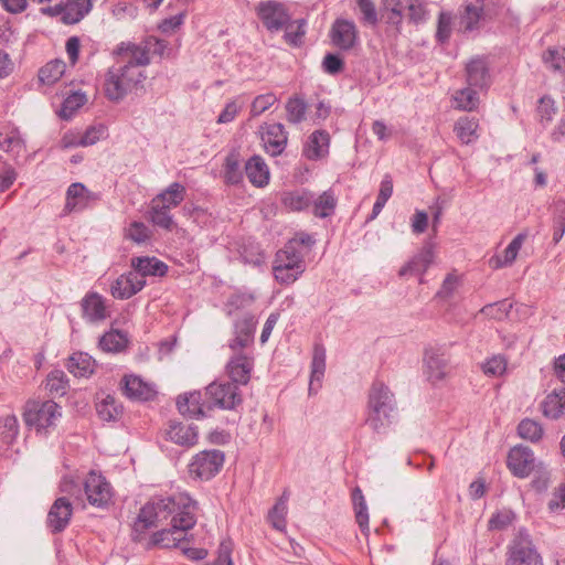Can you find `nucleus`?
<instances>
[{"label":"nucleus","instance_id":"obj_62","mask_svg":"<svg viewBox=\"0 0 565 565\" xmlns=\"http://www.w3.org/2000/svg\"><path fill=\"white\" fill-rule=\"evenodd\" d=\"M287 510L288 508H284L282 502H276L268 513L269 522L278 531H284L286 529Z\"/></svg>","mask_w":565,"mask_h":565},{"label":"nucleus","instance_id":"obj_51","mask_svg":"<svg viewBox=\"0 0 565 565\" xmlns=\"http://www.w3.org/2000/svg\"><path fill=\"white\" fill-rule=\"evenodd\" d=\"M45 388L53 395H64L67 390L66 374L61 370L50 372L46 377Z\"/></svg>","mask_w":565,"mask_h":565},{"label":"nucleus","instance_id":"obj_26","mask_svg":"<svg viewBox=\"0 0 565 565\" xmlns=\"http://www.w3.org/2000/svg\"><path fill=\"white\" fill-rule=\"evenodd\" d=\"M326 372V348L321 343L313 347L311 373L309 380V395L317 394L322 386V380Z\"/></svg>","mask_w":565,"mask_h":565},{"label":"nucleus","instance_id":"obj_38","mask_svg":"<svg viewBox=\"0 0 565 565\" xmlns=\"http://www.w3.org/2000/svg\"><path fill=\"white\" fill-rule=\"evenodd\" d=\"M186 190L179 182L171 183L164 191L153 198L167 209L177 207L185 198Z\"/></svg>","mask_w":565,"mask_h":565},{"label":"nucleus","instance_id":"obj_19","mask_svg":"<svg viewBox=\"0 0 565 565\" xmlns=\"http://www.w3.org/2000/svg\"><path fill=\"white\" fill-rule=\"evenodd\" d=\"M331 41L341 50L352 49L358 40V30L353 21L337 19L330 31Z\"/></svg>","mask_w":565,"mask_h":565},{"label":"nucleus","instance_id":"obj_48","mask_svg":"<svg viewBox=\"0 0 565 565\" xmlns=\"http://www.w3.org/2000/svg\"><path fill=\"white\" fill-rule=\"evenodd\" d=\"M308 105L303 98L295 95L286 103L287 120L290 124H300L306 118Z\"/></svg>","mask_w":565,"mask_h":565},{"label":"nucleus","instance_id":"obj_54","mask_svg":"<svg viewBox=\"0 0 565 565\" xmlns=\"http://www.w3.org/2000/svg\"><path fill=\"white\" fill-rule=\"evenodd\" d=\"M96 409L98 416L106 422L115 420L120 414L116 399L110 395L97 403Z\"/></svg>","mask_w":565,"mask_h":565},{"label":"nucleus","instance_id":"obj_12","mask_svg":"<svg viewBox=\"0 0 565 565\" xmlns=\"http://www.w3.org/2000/svg\"><path fill=\"white\" fill-rule=\"evenodd\" d=\"M507 463L515 477L525 478L533 471L535 458L529 447L515 446L509 451Z\"/></svg>","mask_w":565,"mask_h":565},{"label":"nucleus","instance_id":"obj_50","mask_svg":"<svg viewBox=\"0 0 565 565\" xmlns=\"http://www.w3.org/2000/svg\"><path fill=\"white\" fill-rule=\"evenodd\" d=\"M0 149L19 156L24 149V141L18 130H11L0 135Z\"/></svg>","mask_w":565,"mask_h":565},{"label":"nucleus","instance_id":"obj_55","mask_svg":"<svg viewBox=\"0 0 565 565\" xmlns=\"http://www.w3.org/2000/svg\"><path fill=\"white\" fill-rule=\"evenodd\" d=\"M305 25L306 21L303 19L288 22L285 26L286 41L294 46L300 45L306 33Z\"/></svg>","mask_w":565,"mask_h":565},{"label":"nucleus","instance_id":"obj_44","mask_svg":"<svg viewBox=\"0 0 565 565\" xmlns=\"http://www.w3.org/2000/svg\"><path fill=\"white\" fill-rule=\"evenodd\" d=\"M284 204L292 211H302L313 202V193L307 190H297L286 193Z\"/></svg>","mask_w":565,"mask_h":565},{"label":"nucleus","instance_id":"obj_29","mask_svg":"<svg viewBox=\"0 0 565 565\" xmlns=\"http://www.w3.org/2000/svg\"><path fill=\"white\" fill-rule=\"evenodd\" d=\"M122 383L124 394L131 399L148 401L154 395L153 388L139 376L127 375Z\"/></svg>","mask_w":565,"mask_h":565},{"label":"nucleus","instance_id":"obj_18","mask_svg":"<svg viewBox=\"0 0 565 565\" xmlns=\"http://www.w3.org/2000/svg\"><path fill=\"white\" fill-rule=\"evenodd\" d=\"M262 141L266 151L271 156L282 153L287 146V132L282 124H267L262 128Z\"/></svg>","mask_w":565,"mask_h":565},{"label":"nucleus","instance_id":"obj_31","mask_svg":"<svg viewBox=\"0 0 565 565\" xmlns=\"http://www.w3.org/2000/svg\"><path fill=\"white\" fill-rule=\"evenodd\" d=\"M245 172L256 186H264L269 181V169L260 156L255 154L246 162Z\"/></svg>","mask_w":565,"mask_h":565},{"label":"nucleus","instance_id":"obj_59","mask_svg":"<svg viewBox=\"0 0 565 565\" xmlns=\"http://www.w3.org/2000/svg\"><path fill=\"white\" fill-rule=\"evenodd\" d=\"M406 9L411 22L417 24L425 21L427 10L424 0H406Z\"/></svg>","mask_w":565,"mask_h":565},{"label":"nucleus","instance_id":"obj_17","mask_svg":"<svg viewBox=\"0 0 565 565\" xmlns=\"http://www.w3.org/2000/svg\"><path fill=\"white\" fill-rule=\"evenodd\" d=\"M206 404V396L198 391L180 395L177 399L178 411L182 415H186L191 418L207 417L210 413V406Z\"/></svg>","mask_w":565,"mask_h":565},{"label":"nucleus","instance_id":"obj_21","mask_svg":"<svg viewBox=\"0 0 565 565\" xmlns=\"http://www.w3.org/2000/svg\"><path fill=\"white\" fill-rule=\"evenodd\" d=\"M115 53L121 57V63L132 64L140 70L150 63V56L148 54L145 42L142 44L121 42L117 46Z\"/></svg>","mask_w":565,"mask_h":565},{"label":"nucleus","instance_id":"obj_42","mask_svg":"<svg viewBox=\"0 0 565 565\" xmlns=\"http://www.w3.org/2000/svg\"><path fill=\"white\" fill-rule=\"evenodd\" d=\"M170 210L171 209H167L166 205L156 202V200L152 199L149 211V217L152 224L171 231L174 226V222L172 215L170 214Z\"/></svg>","mask_w":565,"mask_h":565},{"label":"nucleus","instance_id":"obj_10","mask_svg":"<svg viewBox=\"0 0 565 565\" xmlns=\"http://www.w3.org/2000/svg\"><path fill=\"white\" fill-rule=\"evenodd\" d=\"M257 15L270 32H278L290 21V15L282 3L275 0L260 2L257 6Z\"/></svg>","mask_w":565,"mask_h":565},{"label":"nucleus","instance_id":"obj_15","mask_svg":"<svg viewBox=\"0 0 565 565\" xmlns=\"http://www.w3.org/2000/svg\"><path fill=\"white\" fill-rule=\"evenodd\" d=\"M100 199L98 193L89 191L84 184L72 183L66 192L65 210L79 212L94 205Z\"/></svg>","mask_w":565,"mask_h":565},{"label":"nucleus","instance_id":"obj_56","mask_svg":"<svg viewBox=\"0 0 565 565\" xmlns=\"http://www.w3.org/2000/svg\"><path fill=\"white\" fill-rule=\"evenodd\" d=\"M0 428L4 443L11 444L19 434L18 418L14 415L0 417Z\"/></svg>","mask_w":565,"mask_h":565},{"label":"nucleus","instance_id":"obj_60","mask_svg":"<svg viewBox=\"0 0 565 565\" xmlns=\"http://www.w3.org/2000/svg\"><path fill=\"white\" fill-rule=\"evenodd\" d=\"M277 97L273 93H267L263 95H258L252 103L250 106V115L252 117H257L265 113L269 107H271L276 102Z\"/></svg>","mask_w":565,"mask_h":565},{"label":"nucleus","instance_id":"obj_2","mask_svg":"<svg viewBox=\"0 0 565 565\" xmlns=\"http://www.w3.org/2000/svg\"><path fill=\"white\" fill-rule=\"evenodd\" d=\"M145 71L132 64L118 61L108 68L104 79L105 96L114 103L121 102L128 94L135 92L145 81Z\"/></svg>","mask_w":565,"mask_h":565},{"label":"nucleus","instance_id":"obj_46","mask_svg":"<svg viewBox=\"0 0 565 565\" xmlns=\"http://www.w3.org/2000/svg\"><path fill=\"white\" fill-rule=\"evenodd\" d=\"M65 72V63L61 60H54L46 63L39 71V81L45 85L56 83Z\"/></svg>","mask_w":565,"mask_h":565},{"label":"nucleus","instance_id":"obj_57","mask_svg":"<svg viewBox=\"0 0 565 565\" xmlns=\"http://www.w3.org/2000/svg\"><path fill=\"white\" fill-rule=\"evenodd\" d=\"M482 371L489 376H501L507 370V360L503 355H493L482 364Z\"/></svg>","mask_w":565,"mask_h":565},{"label":"nucleus","instance_id":"obj_14","mask_svg":"<svg viewBox=\"0 0 565 565\" xmlns=\"http://www.w3.org/2000/svg\"><path fill=\"white\" fill-rule=\"evenodd\" d=\"M256 319L250 313H245L237 319L234 324V338L230 340L228 347L232 351L243 350L250 347L254 342Z\"/></svg>","mask_w":565,"mask_h":565},{"label":"nucleus","instance_id":"obj_7","mask_svg":"<svg viewBox=\"0 0 565 565\" xmlns=\"http://www.w3.org/2000/svg\"><path fill=\"white\" fill-rule=\"evenodd\" d=\"M60 416V406L55 402H32L24 412V422L41 431L54 425Z\"/></svg>","mask_w":565,"mask_h":565},{"label":"nucleus","instance_id":"obj_32","mask_svg":"<svg viewBox=\"0 0 565 565\" xmlns=\"http://www.w3.org/2000/svg\"><path fill=\"white\" fill-rule=\"evenodd\" d=\"M275 264L288 265L296 269V274L305 271L303 255L295 247V242H288L285 247L277 252Z\"/></svg>","mask_w":565,"mask_h":565},{"label":"nucleus","instance_id":"obj_27","mask_svg":"<svg viewBox=\"0 0 565 565\" xmlns=\"http://www.w3.org/2000/svg\"><path fill=\"white\" fill-rule=\"evenodd\" d=\"M198 437L195 426L170 422L167 438L172 443L183 447H192L198 443Z\"/></svg>","mask_w":565,"mask_h":565},{"label":"nucleus","instance_id":"obj_5","mask_svg":"<svg viewBox=\"0 0 565 565\" xmlns=\"http://www.w3.org/2000/svg\"><path fill=\"white\" fill-rule=\"evenodd\" d=\"M184 515L175 519L170 529H162L153 533L151 544L163 548H181L185 541V532L196 523V516H191L189 512H185Z\"/></svg>","mask_w":565,"mask_h":565},{"label":"nucleus","instance_id":"obj_58","mask_svg":"<svg viewBox=\"0 0 565 565\" xmlns=\"http://www.w3.org/2000/svg\"><path fill=\"white\" fill-rule=\"evenodd\" d=\"M243 174L239 163L234 156H227L224 166V179L230 184H237L242 181Z\"/></svg>","mask_w":565,"mask_h":565},{"label":"nucleus","instance_id":"obj_64","mask_svg":"<svg viewBox=\"0 0 565 565\" xmlns=\"http://www.w3.org/2000/svg\"><path fill=\"white\" fill-rule=\"evenodd\" d=\"M358 7L362 14V22L376 25L379 22L377 11L372 0H358Z\"/></svg>","mask_w":565,"mask_h":565},{"label":"nucleus","instance_id":"obj_47","mask_svg":"<svg viewBox=\"0 0 565 565\" xmlns=\"http://www.w3.org/2000/svg\"><path fill=\"white\" fill-rule=\"evenodd\" d=\"M545 66L559 74H565V47H550L543 53Z\"/></svg>","mask_w":565,"mask_h":565},{"label":"nucleus","instance_id":"obj_35","mask_svg":"<svg viewBox=\"0 0 565 565\" xmlns=\"http://www.w3.org/2000/svg\"><path fill=\"white\" fill-rule=\"evenodd\" d=\"M92 8L90 0H67L63 2V22L73 24L81 21Z\"/></svg>","mask_w":565,"mask_h":565},{"label":"nucleus","instance_id":"obj_4","mask_svg":"<svg viewBox=\"0 0 565 565\" xmlns=\"http://www.w3.org/2000/svg\"><path fill=\"white\" fill-rule=\"evenodd\" d=\"M204 396L207 398L210 412L214 408L235 411L243 403V396L235 383L230 381H214L205 387Z\"/></svg>","mask_w":565,"mask_h":565},{"label":"nucleus","instance_id":"obj_40","mask_svg":"<svg viewBox=\"0 0 565 565\" xmlns=\"http://www.w3.org/2000/svg\"><path fill=\"white\" fill-rule=\"evenodd\" d=\"M524 239H525V234H518L504 249L503 257H501V256L492 257L490 259V265L493 268H501V267L512 265V263L515 260V258L519 254V250L522 247Z\"/></svg>","mask_w":565,"mask_h":565},{"label":"nucleus","instance_id":"obj_33","mask_svg":"<svg viewBox=\"0 0 565 565\" xmlns=\"http://www.w3.org/2000/svg\"><path fill=\"white\" fill-rule=\"evenodd\" d=\"M330 136L324 130H316L309 137L305 153L308 159L317 160L324 157L329 150Z\"/></svg>","mask_w":565,"mask_h":565},{"label":"nucleus","instance_id":"obj_53","mask_svg":"<svg viewBox=\"0 0 565 565\" xmlns=\"http://www.w3.org/2000/svg\"><path fill=\"white\" fill-rule=\"evenodd\" d=\"M565 233V200L555 202V212L553 217V242L557 244Z\"/></svg>","mask_w":565,"mask_h":565},{"label":"nucleus","instance_id":"obj_9","mask_svg":"<svg viewBox=\"0 0 565 565\" xmlns=\"http://www.w3.org/2000/svg\"><path fill=\"white\" fill-rule=\"evenodd\" d=\"M84 491L88 503L105 509L111 503L113 488L104 476L90 471L84 481Z\"/></svg>","mask_w":565,"mask_h":565},{"label":"nucleus","instance_id":"obj_52","mask_svg":"<svg viewBox=\"0 0 565 565\" xmlns=\"http://www.w3.org/2000/svg\"><path fill=\"white\" fill-rule=\"evenodd\" d=\"M518 433L521 438L535 443L542 438L543 428L540 423L530 418H525L519 424Z\"/></svg>","mask_w":565,"mask_h":565},{"label":"nucleus","instance_id":"obj_45","mask_svg":"<svg viewBox=\"0 0 565 565\" xmlns=\"http://www.w3.org/2000/svg\"><path fill=\"white\" fill-rule=\"evenodd\" d=\"M355 520L363 533L369 532V513L362 490L356 487L352 492Z\"/></svg>","mask_w":565,"mask_h":565},{"label":"nucleus","instance_id":"obj_3","mask_svg":"<svg viewBox=\"0 0 565 565\" xmlns=\"http://www.w3.org/2000/svg\"><path fill=\"white\" fill-rule=\"evenodd\" d=\"M394 411L395 399L390 388L383 383H374L369 394L366 424L379 433L391 423V415Z\"/></svg>","mask_w":565,"mask_h":565},{"label":"nucleus","instance_id":"obj_28","mask_svg":"<svg viewBox=\"0 0 565 565\" xmlns=\"http://www.w3.org/2000/svg\"><path fill=\"white\" fill-rule=\"evenodd\" d=\"M543 415L550 419H558L565 415V385L554 388L541 403Z\"/></svg>","mask_w":565,"mask_h":565},{"label":"nucleus","instance_id":"obj_37","mask_svg":"<svg viewBox=\"0 0 565 565\" xmlns=\"http://www.w3.org/2000/svg\"><path fill=\"white\" fill-rule=\"evenodd\" d=\"M479 128V122L473 117L462 116L455 124V132L456 136L460 139L462 143H471L478 139L477 130Z\"/></svg>","mask_w":565,"mask_h":565},{"label":"nucleus","instance_id":"obj_16","mask_svg":"<svg viewBox=\"0 0 565 565\" xmlns=\"http://www.w3.org/2000/svg\"><path fill=\"white\" fill-rule=\"evenodd\" d=\"M73 514V507L70 500L65 497L57 498L46 518V525L52 533H61L70 524Z\"/></svg>","mask_w":565,"mask_h":565},{"label":"nucleus","instance_id":"obj_63","mask_svg":"<svg viewBox=\"0 0 565 565\" xmlns=\"http://www.w3.org/2000/svg\"><path fill=\"white\" fill-rule=\"evenodd\" d=\"M511 307H512L511 303L503 300V301H499L495 303H490V305L484 306L481 309V313H483L484 316H487L491 319L501 320L508 316Z\"/></svg>","mask_w":565,"mask_h":565},{"label":"nucleus","instance_id":"obj_41","mask_svg":"<svg viewBox=\"0 0 565 565\" xmlns=\"http://www.w3.org/2000/svg\"><path fill=\"white\" fill-rule=\"evenodd\" d=\"M404 6L401 0H381L380 13L387 24L397 29L403 21Z\"/></svg>","mask_w":565,"mask_h":565},{"label":"nucleus","instance_id":"obj_49","mask_svg":"<svg viewBox=\"0 0 565 565\" xmlns=\"http://www.w3.org/2000/svg\"><path fill=\"white\" fill-rule=\"evenodd\" d=\"M152 230L139 221L131 222L125 230V237L136 244H145L151 239Z\"/></svg>","mask_w":565,"mask_h":565},{"label":"nucleus","instance_id":"obj_25","mask_svg":"<svg viewBox=\"0 0 565 565\" xmlns=\"http://www.w3.org/2000/svg\"><path fill=\"white\" fill-rule=\"evenodd\" d=\"M81 306L83 318L88 322H99L108 317L104 298L95 291L86 294Z\"/></svg>","mask_w":565,"mask_h":565},{"label":"nucleus","instance_id":"obj_36","mask_svg":"<svg viewBox=\"0 0 565 565\" xmlns=\"http://www.w3.org/2000/svg\"><path fill=\"white\" fill-rule=\"evenodd\" d=\"M311 206L315 216L321 218L331 216L337 206V198L333 191L327 190L317 198L313 195Z\"/></svg>","mask_w":565,"mask_h":565},{"label":"nucleus","instance_id":"obj_13","mask_svg":"<svg viewBox=\"0 0 565 565\" xmlns=\"http://www.w3.org/2000/svg\"><path fill=\"white\" fill-rule=\"evenodd\" d=\"M254 367V358L248 353L234 354L226 364V373L231 383L246 385L250 380V373Z\"/></svg>","mask_w":565,"mask_h":565},{"label":"nucleus","instance_id":"obj_61","mask_svg":"<svg viewBox=\"0 0 565 565\" xmlns=\"http://www.w3.org/2000/svg\"><path fill=\"white\" fill-rule=\"evenodd\" d=\"M86 102V96L82 93L70 95L62 105L60 115L63 118L70 117L75 110L82 107Z\"/></svg>","mask_w":565,"mask_h":565},{"label":"nucleus","instance_id":"obj_6","mask_svg":"<svg viewBox=\"0 0 565 565\" xmlns=\"http://www.w3.org/2000/svg\"><path fill=\"white\" fill-rule=\"evenodd\" d=\"M224 454L221 450H203L196 454L190 465V477L201 481H207L214 478L223 467Z\"/></svg>","mask_w":565,"mask_h":565},{"label":"nucleus","instance_id":"obj_43","mask_svg":"<svg viewBox=\"0 0 565 565\" xmlns=\"http://www.w3.org/2000/svg\"><path fill=\"white\" fill-rule=\"evenodd\" d=\"M128 343V339L125 333L111 330L109 332H106L100 339H99V348L104 352H120L122 351Z\"/></svg>","mask_w":565,"mask_h":565},{"label":"nucleus","instance_id":"obj_24","mask_svg":"<svg viewBox=\"0 0 565 565\" xmlns=\"http://www.w3.org/2000/svg\"><path fill=\"white\" fill-rule=\"evenodd\" d=\"M132 273L145 279L147 276L162 277L168 271V266L157 257L139 256L130 259Z\"/></svg>","mask_w":565,"mask_h":565},{"label":"nucleus","instance_id":"obj_20","mask_svg":"<svg viewBox=\"0 0 565 565\" xmlns=\"http://www.w3.org/2000/svg\"><path fill=\"white\" fill-rule=\"evenodd\" d=\"M146 286V279L137 277L131 270L120 275L111 285L110 294L116 299H129Z\"/></svg>","mask_w":565,"mask_h":565},{"label":"nucleus","instance_id":"obj_1","mask_svg":"<svg viewBox=\"0 0 565 565\" xmlns=\"http://www.w3.org/2000/svg\"><path fill=\"white\" fill-rule=\"evenodd\" d=\"M198 502L186 493H178L169 497H154L141 509L134 523V540H140L146 530L151 526H158L159 523L171 518V523L178 518L185 516L189 512L191 516H196Z\"/></svg>","mask_w":565,"mask_h":565},{"label":"nucleus","instance_id":"obj_11","mask_svg":"<svg viewBox=\"0 0 565 565\" xmlns=\"http://www.w3.org/2000/svg\"><path fill=\"white\" fill-rule=\"evenodd\" d=\"M487 19L484 0H471L462 4L459 24L463 32L478 31Z\"/></svg>","mask_w":565,"mask_h":565},{"label":"nucleus","instance_id":"obj_39","mask_svg":"<svg viewBox=\"0 0 565 565\" xmlns=\"http://www.w3.org/2000/svg\"><path fill=\"white\" fill-rule=\"evenodd\" d=\"M477 89L478 88L468 85V87L457 90L454 95L455 108L463 111H473L477 109L480 103Z\"/></svg>","mask_w":565,"mask_h":565},{"label":"nucleus","instance_id":"obj_23","mask_svg":"<svg viewBox=\"0 0 565 565\" xmlns=\"http://www.w3.org/2000/svg\"><path fill=\"white\" fill-rule=\"evenodd\" d=\"M466 79L469 86L478 89H483L489 86L490 74L486 58L477 56L467 63Z\"/></svg>","mask_w":565,"mask_h":565},{"label":"nucleus","instance_id":"obj_22","mask_svg":"<svg viewBox=\"0 0 565 565\" xmlns=\"http://www.w3.org/2000/svg\"><path fill=\"white\" fill-rule=\"evenodd\" d=\"M434 260L433 246L426 244L398 271L399 277L423 276Z\"/></svg>","mask_w":565,"mask_h":565},{"label":"nucleus","instance_id":"obj_30","mask_svg":"<svg viewBox=\"0 0 565 565\" xmlns=\"http://www.w3.org/2000/svg\"><path fill=\"white\" fill-rule=\"evenodd\" d=\"M428 380L433 383L441 381L447 374V360L437 350H427L424 359Z\"/></svg>","mask_w":565,"mask_h":565},{"label":"nucleus","instance_id":"obj_34","mask_svg":"<svg viewBox=\"0 0 565 565\" xmlns=\"http://www.w3.org/2000/svg\"><path fill=\"white\" fill-rule=\"evenodd\" d=\"M66 367L74 376L86 377L93 374L95 361L87 353L76 352L70 356Z\"/></svg>","mask_w":565,"mask_h":565},{"label":"nucleus","instance_id":"obj_8","mask_svg":"<svg viewBox=\"0 0 565 565\" xmlns=\"http://www.w3.org/2000/svg\"><path fill=\"white\" fill-rule=\"evenodd\" d=\"M507 565H543L542 557L527 534L520 532L512 541Z\"/></svg>","mask_w":565,"mask_h":565}]
</instances>
